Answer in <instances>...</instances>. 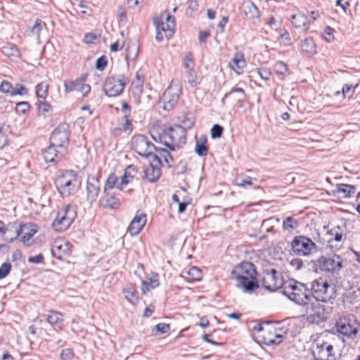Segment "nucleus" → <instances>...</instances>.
<instances>
[{
  "mask_svg": "<svg viewBox=\"0 0 360 360\" xmlns=\"http://www.w3.org/2000/svg\"><path fill=\"white\" fill-rule=\"evenodd\" d=\"M285 230L295 229L297 227V221L291 217H288L283 224Z\"/></svg>",
  "mask_w": 360,
  "mask_h": 360,
  "instance_id": "49530a36",
  "label": "nucleus"
},
{
  "mask_svg": "<svg viewBox=\"0 0 360 360\" xmlns=\"http://www.w3.org/2000/svg\"><path fill=\"white\" fill-rule=\"evenodd\" d=\"M44 261V256L41 254H39L37 255L30 257L28 258V262L30 263L33 264H40L42 263Z\"/></svg>",
  "mask_w": 360,
  "mask_h": 360,
  "instance_id": "13d9d810",
  "label": "nucleus"
},
{
  "mask_svg": "<svg viewBox=\"0 0 360 360\" xmlns=\"http://www.w3.org/2000/svg\"><path fill=\"white\" fill-rule=\"evenodd\" d=\"M11 269V264L5 262L0 266V279L4 278L8 276Z\"/></svg>",
  "mask_w": 360,
  "mask_h": 360,
  "instance_id": "8fccbe9b",
  "label": "nucleus"
},
{
  "mask_svg": "<svg viewBox=\"0 0 360 360\" xmlns=\"http://www.w3.org/2000/svg\"><path fill=\"white\" fill-rule=\"evenodd\" d=\"M181 92L179 82L172 80L170 85L165 91L160 101V105L162 109L167 112L173 110L179 100Z\"/></svg>",
  "mask_w": 360,
  "mask_h": 360,
  "instance_id": "423d86ee",
  "label": "nucleus"
},
{
  "mask_svg": "<svg viewBox=\"0 0 360 360\" xmlns=\"http://www.w3.org/2000/svg\"><path fill=\"white\" fill-rule=\"evenodd\" d=\"M234 93H236L238 94V100H242L244 98L245 91L241 88H234L229 93L226 94V96H229L233 94Z\"/></svg>",
  "mask_w": 360,
  "mask_h": 360,
  "instance_id": "6e6d98bb",
  "label": "nucleus"
},
{
  "mask_svg": "<svg viewBox=\"0 0 360 360\" xmlns=\"http://www.w3.org/2000/svg\"><path fill=\"white\" fill-rule=\"evenodd\" d=\"M252 184V178L247 176L243 179L240 182L236 183V185L240 187H245L246 186H251Z\"/></svg>",
  "mask_w": 360,
  "mask_h": 360,
  "instance_id": "0e129e2a",
  "label": "nucleus"
},
{
  "mask_svg": "<svg viewBox=\"0 0 360 360\" xmlns=\"http://www.w3.org/2000/svg\"><path fill=\"white\" fill-rule=\"evenodd\" d=\"M285 283L282 276L275 269H271V271L263 274L262 285L269 291H276L281 287L284 289Z\"/></svg>",
  "mask_w": 360,
  "mask_h": 360,
  "instance_id": "4468645a",
  "label": "nucleus"
},
{
  "mask_svg": "<svg viewBox=\"0 0 360 360\" xmlns=\"http://www.w3.org/2000/svg\"><path fill=\"white\" fill-rule=\"evenodd\" d=\"M311 295L313 300L332 303V300H335L336 297L335 286L329 285L323 278L315 280L311 284Z\"/></svg>",
  "mask_w": 360,
  "mask_h": 360,
  "instance_id": "39448f33",
  "label": "nucleus"
},
{
  "mask_svg": "<svg viewBox=\"0 0 360 360\" xmlns=\"http://www.w3.org/2000/svg\"><path fill=\"white\" fill-rule=\"evenodd\" d=\"M71 244L63 238L56 239L51 246V253L53 257L61 259L63 256L70 255L71 253Z\"/></svg>",
  "mask_w": 360,
  "mask_h": 360,
  "instance_id": "f3484780",
  "label": "nucleus"
},
{
  "mask_svg": "<svg viewBox=\"0 0 360 360\" xmlns=\"http://www.w3.org/2000/svg\"><path fill=\"white\" fill-rule=\"evenodd\" d=\"M11 89V84L8 82L3 81L0 85V91L3 93H9Z\"/></svg>",
  "mask_w": 360,
  "mask_h": 360,
  "instance_id": "680f3d73",
  "label": "nucleus"
},
{
  "mask_svg": "<svg viewBox=\"0 0 360 360\" xmlns=\"http://www.w3.org/2000/svg\"><path fill=\"white\" fill-rule=\"evenodd\" d=\"M74 356V353L71 349H65L61 351L60 358L63 360H72Z\"/></svg>",
  "mask_w": 360,
  "mask_h": 360,
  "instance_id": "603ef678",
  "label": "nucleus"
},
{
  "mask_svg": "<svg viewBox=\"0 0 360 360\" xmlns=\"http://www.w3.org/2000/svg\"><path fill=\"white\" fill-rule=\"evenodd\" d=\"M29 108L30 105L27 102H20L16 105V111L19 113L25 114Z\"/></svg>",
  "mask_w": 360,
  "mask_h": 360,
  "instance_id": "864d4df0",
  "label": "nucleus"
},
{
  "mask_svg": "<svg viewBox=\"0 0 360 360\" xmlns=\"http://www.w3.org/2000/svg\"><path fill=\"white\" fill-rule=\"evenodd\" d=\"M70 133L68 126L62 124L57 127L52 133L50 137V143L52 146H57L60 149L61 153H66L65 146L69 141Z\"/></svg>",
  "mask_w": 360,
  "mask_h": 360,
  "instance_id": "ddd939ff",
  "label": "nucleus"
},
{
  "mask_svg": "<svg viewBox=\"0 0 360 360\" xmlns=\"http://www.w3.org/2000/svg\"><path fill=\"white\" fill-rule=\"evenodd\" d=\"M131 147L139 155L143 157H151L155 146L150 142L143 135H135L131 139Z\"/></svg>",
  "mask_w": 360,
  "mask_h": 360,
  "instance_id": "9b49d317",
  "label": "nucleus"
},
{
  "mask_svg": "<svg viewBox=\"0 0 360 360\" xmlns=\"http://www.w3.org/2000/svg\"><path fill=\"white\" fill-rule=\"evenodd\" d=\"M301 49L308 55H313L316 52V45L312 38H306L302 43Z\"/></svg>",
  "mask_w": 360,
  "mask_h": 360,
  "instance_id": "f704fd0d",
  "label": "nucleus"
},
{
  "mask_svg": "<svg viewBox=\"0 0 360 360\" xmlns=\"http://www.w3.org/2000/svg\"><path fill=\"white\" fill-rule=\"evenodd\" d=\"M77 216L74 207L68 205L58 212L52 223L53 228L58 232L66 231L73 222Z\"/></svg>",
  "mask_w": 360,
  "mask_h": 360,
  "instance_id": "0eeeda50",
  "label": "nucleus"
},
{
  "mask_svg": "<svg viewBox=\"0 0 360 360\" xmlns=\"http://www.w3.org/2000/svg\"><path fill=\"white\" fill-rule=\"evenodd\" d=\"M145 176L150 182L156 181L161 175L160 169L152 164L145 169Z\"/></svg>",
  "mask_w": 360,
  "mask_h": 360,
  "instance_id": "2f4dec72",
  "label": "nucleus"
},
{
  "mask_svg": "<svg viewBox=\"0 0 360 360\" xmlns=\"http://www.w3.org/2000/svg\"><path fill=\"white\" fill-rule=\"evenodd\" d=\"M27 89L23 86H20L19 88H14L11 90V94L12 95H25L27 94Z\"/></svg>",
  "mask_w": 360,
  "mask_h": 360,
  "instance_id": "052dcab7",
  "label": "nucleus"
},
{
  "mask_svg": "<svg viewBox=\"0 0 360 360\" xmlns=\"http://www.w3.org/2000/svg\"><path fill=\"white\" fill-rule=\"evenodd\" d=\"M169 329V325L165 323H160L155 326V330L160 334L167 333Z\"/></svg>",
  "mask_w": 360,
  "mask_h": 360,
  "instance_id": "5fc2aeb1",
  "label": "nucleus"
},
{
  "mask_svg": "<svg viewBox=\"0 0 360 360\" xmlns=\"http://www.w3.org/2000/svg\"><path fill=\"white\" fill-rule=\"evenodd\" d=\"M79 184L77 174L72 171H66L55 179L56 188L63 196L68 197L74 194Z\"/></svg>",
  "mask_w": 360,
  "mask_h": 360,
  "instance_id": "20e7f679",
  "label": "nucleus"
},
{
  "mask_svg": "<svg viewBox=\"0 0 360 360\" xmlns=\"http://www.w3.org/2000/svg\"><path fill=\"white\" fill-rule=\"evenodd\" d=\"M186 78L188 83L192 87H195L200 83V78L195 70L186 71Z\"/></svg>",
  "mask_w": 360,
  "mask_h": 360,
  "instance_id": "58836bf2",
  "label": "nucleus"
},
{
  "mask_svg": "<svg viewBox=\"0 0 360 360\" xmlns=\"http://www.w3.org/2000/svg\"><path fill=\"white\" fill-rule=\"evenodd\" d=\"M153 139L160 142L168 148L170 150H174L186 143V129L181 125L169 127L157 136L152 135Z\"/></svg>",
  "mask_w": 360,
  "mask_h": 360,
  "instance_id": "f03ea898",
  "label": "nucleus"
},
{
  "mask_svg": "<svg viewBox=\"0 0 360 360\" xmlns=\"http://www.w3.org/2000/svg\"><path fill=\"white\" fill-rule=\"evenodd\" d=\"M100 205L103 208L117 209L120 205V200L117 195L112 191H104V195L99 200Z\"/></svg>",
  "mask_w": 360,
  "mask_h": 360,
  "instance_id": "412c9836",
  "label": "nucleus"
},
{
  "mask_svg": "<svg viewBox=\"0 0 360 360\" xmlns=\"http://www.w3.org/2000/svg\"><path fill=\"white\" fill-rule=\"evenodd\" d=\"M184 67L186 71L195 70V62L193 56L191 53H187L184 58Z\"/></svg>",
  "mask_w": 360,
  "mask_h": 360,
  "instance_id": "37998d69",
  "label": "nucleus"
},
{
  "mask_svg": "<svg viewBox=\"0 0 360 360\" xmlns=\"http://www.w3.org/2000/svg\"><path fill=\"white\" fill-rule=\"evenodd\" d=\"M336 31L334 28H332L329 26L326 27L324 31H323V39L327 42L333 41L335 39V34Z\"/></svg>",
  "mask_w": 360,
  "mask_h": 360,
  "instance_id": "c03bdc74",
  "label": "nucleus"
},
{
  "mask_svg": "<svg viewBox=\"0 0 360 360\" xmlns=\"http://www.w3.org/2000/svg\"><path fill=\"white\" fill-rule=\"evenodd\" d=\"M291 22L295 27L302 28L304 32L309 30V22L307 15L301 13L291 15Z\"/></svg>",
  "mask_w": 360,
  "mask_h": 360,
  "instance_id": "bb28decb",
  "label": "nucleus"
},
{
  "mask_svg": "<svg viewBox=\"0 0 360 360\" xmlns=\"http://www.w3.org/2000/svg\"><path fill=\"white\" fill-rule=\"evenodd\" d=\"M267 24L271 28L277 29L280 25L281 22L278 20H276L274 17L271 16L267 20Z\"/></svg>",
  "mask_w": 360,
  "mask_h": 360,
  "instance_id": "bf43d9fd",
  "label": "nucleus"
},
{
  "mask_svg": "<svg viewBox=\"0 0 360 360\" xmlns=\"http://www.w3.org/2000/svg\"><path fill=\"white\" fill-rule=\"evenodd\" d=\"M207 139L205 136H201L196 139L195 152L200 156L204 157L207 155L208 149L206 146Z\"/></svg>",
  "mask_w": 360,
  "mask_h": 360,
  "instance_id": "473e14b6",
  "label": "nucleus"
},
{
  "mask_svg": "<svg viewBox=\"0 0 360 360\" xmlns=\"http://www.w3.org/2000/svg\"><path fill=\"white\" fill-rule=\"evenodd\" d=\"M107 65V60L105 57H100L96 60V67L98 70H103Z\"/></svg>",
  "mask_w": 360,
  "mask_h": 360,
  "instance_id": "4d7b16f0",
  "label": "nucleus"
},
{
  "mask_svg": "<svg viewBox=\"0 0 360 360\" xmlns=\"http://www.w3.org/2000/svg\"><path fill=\"white\" fill-rule=\"evenodd\" d=\"M246 63L242 53H237L230 62V68L237 74H240L245 67Z\"/></svg>",
  "mask_w": 360,
  "mask_h": 360,
  "instance_id": "c756f323",
  "label": "nucleus"
},
{
  "mask_svg": "<svg viewBox=\"0 0 360 360\" xmlns=\"http://www.w3.org/2000/svg\"><path fill=\"white\" fill-rule=\"evenodd\" d=\"M356 191L355 186L345 184H339V193H342L344 198L350 197Z\"/></svg>",
  "mask_w": 360,
  "mask_h": 360,
  "instance_id": "a19ab883",
  "label": "nucleus"
},
{
  "mask_svg": "<svg viewBox=\"0 0 360 360\" xmlns=\"http://www.w3.org/2000/svg\"><path fill=\"white\" fill-rule=\"evenodd\" d=\"M306 306V319L310 323L319 324L326 320L328 311L324 305L317 300H310L309 304Z\"/></svg>",
  "mask_w": 360,
  "mask_h": 360,
  "instance_id": "6e6552de",
  "label": "nucleus"
},
{
  "mask_svg": "<svg viewBox=\"0 0 360 360\" xmlns=\"http://www.w3.org/2000/svg\"><path fill=\"white\" fill-rule=\"evenodd\" d=\"M137 173L138 170L134 165H129L121 177V185H126L131 182L136 177Z\"/></svg>",
  "mask_w": 360,
  "mask_h": 360,
  "instance_id": "7c9ffc66",
  "label": "nucleus"
},
{
  "mask_svg": "<svg viewBox=\"0 0 360 360\" xmlns=\"http://www.w3.org/2000/svg\"><path fill=\"white\" fill-rule=\"evenodd\" d=\"M49 85L46 82H41L36 86L37 97L45 99L48 96Z\"/></svg>",
  "mask_w": 360,
  "mask_h": 360,
  "instance_id": "79ce46f5",
  "label": "nucleus"
},
{
  "mask_svg": "<svg viewBox=\"0 0 360 360\" xmlns=\"http://www.w3.org/2000/svg\"><path fill=\"white\" fill-rule=\"evenodd\" d=\"M65 154L61 153L60 149H58L57 146H52L51 143L43 152L44 158L46 162H57Z\"/></svg>",
  "mask_w": 360,
  "mask_h": 360,
  "instance_id": "393cba45",
  "label": "nucleus"
},
{
  "mask_svg": "<svg viewBox=\"0 0 360 360\" xmlns=\"http://www.w3.org/2000/svg\"><path fill=\"white\" fill-rule=\"evenodd\" d=\"M142 287L141 290L143 293H146L151 289H154L159 286V276L156 273H152L150 276L148 277L146 280L142 281Z\"/></svg>",
  "mask_w": 360,
  "mask_h": 360,
  "instance_id": "cd10ccee",
  "label": "nucleus"
},
{
  "mask_svg": "<svg viewBox=\"0 0 360 360\" xmlns=\"http://www.w3.org/2000/svg\"><path fill=\"white\" fill-rule=\"evenodd\" d=\"M291 245L293 252L298 256H309L316 248L311 239L304 236L295 238Z\"/></svg>",
  "mask_w": 360,
  "mask_h": 360,
  "instance_id": "f8f14e48",
  "label": "nucleus"
},
{
  "mask_svg": "<svg viewBox=\"0 0 360 360\" xmlns=\"http://www.w3.org/2000/svg\"><path fill=\"white\" fill-rule=\"evenodd\" d=\"M318 263L321 270L329 273L333 272L338 266L334 259L323 256L319 259Z\"/></svg>",
  "mask_w": 360,
  "mask_h": 360,
  "instance_id": "c85d7f7f",
  "label": "nucleus"
},
{
  "mask_svg": "<svg viewBox=\"0 0 360 360\" xmlns=\"http://www.w3.org/2000/svg\"><path fill=\"white\" fill-rule=\"evenodd\" d=\"M156 30L164 32L165 37L169 39L173 36L175 30V18L167 12L162 13L159 17L153 20Z\"/></svg>",
  "mask_w": 360,
  "mask_h": 360,
  "instance_id": "9d476101",
  "label": "nucleus"
},
{
  "mask_svg": "<svg viewBox=\"0 0 360 360\" xmlns=\"http://www.w3.org/2000/svg\"><path fill=\"white\" fill-rule=\"evenodd\" d=\"M275 72L283 77L289 75L288 65L282 61H277L274 65Z\"/></svg>",
  "mask_w": 360,
  "mask_h": 360,
  "instance_id": "ea45409f",
  "label": "nucleus"
},
{
  "mask_svg": "<svg viewBox=\"0 0 360 360\" xmlns=\"http://www.w3.org/2000/svg\"><path fill=\"white\" fill-rule=\"evenodd\" d=\"M240 10L245 18L255 22L260 15L258 8L250 0L243 2Z\"/></svg>",
  "mask_w": 360,
  "mask_h": 360,
  "instance_id": "5701e85b",
  "label": "nucleus"
},
{
  "mask_svg": "<svg viewBox=\"0 0 360 360\" xmlns=\"http://www.w3.org/2000/svg\"><path fill=\"white\" fill-rule=\"evenodd\" d=\"M259 330L262 333V337L263 342L266 345L270 346L278 345L283 341L284 336L282 333V330L280 328L268 326L266 328H264L262 326H259Z\"/></svg>",
  "mask_w": 360,
  "mask_h": 360,
  "instance_id": "2eb2a0df",
  "label": "nucleus"
},
{
  "mask_svg": "<svg viewBox=\"0 0 360 360\" xmlns=\"http://www.w3.org/2000/svg\"><path fill=\"white\" fill-rule=\"evenodd\" d=\"M146 223V216L144 214H136L131 221L128 231L131 236H136L140 233Z\"/></svg>",
  "mask_w": 360,
  "mask_h": 360,
  "instance_id": "b1692460",
  "label": "nucleus"
},
{
  "mask_svg": "<svg viewBox=\"0 0 360 360\" xmlns=\"http://www.w3.org/2000/svg\"><path fill=\"white\" fill-rule=\"evenodd\" d=\"M283 293L297 304L307 305L312 297L305 285L295 281H290L284 285Z\"/></svg>",
  "mask_w": 360,
  "mask_h": 360,
  "instance_id": "7ed1b4c3",
  "label": "nucleus"
},
{
  "mask_svg": "<svg viewBox=\"0 0 360 360\" xmlns=\"http://www.w3.org/2000/svg\"><path fill=\"white\" fill-rule=\"evenodd\" d=\"M123 186L124 185H121V181L117 182V177L115 174H110L105 181L104 191H112L115 187L119 190H122Z\"/></svg>",
  "mask_w": 360,
  "mask_h": 360,
  "instance_id": "72a5a7b5",
  "label": "nucleus"
},
{
  "mask_svg": "<svg viewBox=\"0 0 360 360\" xmlns=\"http://www.w3.org/2000/svg\"><path fill=\"white\" fill-rule=\"evenodd\" d=\"M51 105L46 102H41L39 104V110L44 113L47 112L50 110Z\"/></svg>",
  "mask_w": 360,
  "mask_h": 360,
  "instance_id": "69168bd1",
  "label": "nucleus"
},
{
  "mask_svg": "<svg viewBox=\"0 0 360 360\" xmlns=\"http://www.w3.org/2000/svg\"><path fill=\"white\" fill-rule=\"evenodd\" d=\"M231 278L236 282V287L243 292H252L258 288L257 271L250 262H244L236 266L231 271Z\"/></svg>",
  "mask_w": 360,
  "mask_h": 360,
  "instance_id": "f257e3e1",
  "label": "nucleus"
},
{
  "mask_svg": "<svg viewBox=\"0 0 360 360\" xmlns=\"http://www.w3.org/2000/svg\"><path fill=\"white\" fill-rule=\"evenodd\" d=\"M355 86L352 84H345L342 86V93L345 98H351L354 93Z\"/></svg>",
  "mask_w": 360,
  "mask_h": 360,
  "instance_id": "de8ad7c7",
  "label": "nucleus"
},
{
  "mask_svg": "<svg viewBox=\"0 0 360 360\" xmlns=\"http://www.w3.org/2000/svg\"><path fill=\"white\" fill-rule=\"evenodd\" d=\"M1 52L8 58H20V51L13 44L4 46L1 49Z\"/></svg>",
  "mask_w": 360,
  "mask_h": 360,
  "instance_id": "4c0bfd02",
  "label": "nucleus"
},
{
  "mask_svg": "<svg viewBox=\"0 0 360 360\" xmlns=\"http://www.w3.org/2000/svg\"><path fill=\"white\" fill-rule=\"evenodd\" d=\"M188 9L192 12H195L198 8V0H188Z\"/></svg>",
  "mask_w": 360,
  "mask_h": 360,
  "instance_id": "e2e57ef3",
  "label": "nucleus"
},
{
  "mask_svg": "<svg viewBox=\"0 0 360 360\" xmlns=\"http://www.w3.org/2000/svg\"><path fill=\"white\" fill-rule=\"evenodd\" d=\"M64 87L66 93L77 91L80 92L84 96H87L91 90V86L89 84H85L82 79L65 81Z\"/></svg>",
  "mask_w": 360,
  "mask_h": 360,
  "instance_id": "6ab92c4d",
  "label": "nucleus"
},
{
  "mask_svg": "<svg viewBox=\"0 0 360 360\" xmlns=\"http://www.w3.org/2000/svg\"><path fill=\"white\" fill-rule=\"evenodd\" d=\"M223 131V128L219 124H214L211 129V136L213 139L219 138Z\"/></svg>",
  "mask_w": 360,
  "mask_h": 360,
  "instance_id": "3c124183",
  "label": "nucleus"
},
{
  "mask_svg": "<svg viewBox=\"0 0 360 360\" xmlns=\"http://www.w3.org/2000/svg\"><path fill=\"white\" fill-rule=\"evenodd\" d=\"M188 276H190L191 279L197 281L200 280L201 277V271L196 266H192L186 271Z\"/></svg>",
  "mask_w": 360,
  "mask_h": 360,
  "instance_id": "a18cd8bd",
  "label": "nucleus"
},
{
  "mask_svg": "<svg viewBox=\"0 0 360 360\" xmlns=\"http://www.w3.org/2000/svg\"><path fill=\"white\" fill-rule=\"evenodd\" d=\"M41 24L42 21L40 19H37L34 25L31 29V34L37 39L39 37L40 32L41 30Z\"/></svg>",
  "mask_w": 360,
  "mask_h": 360,
  "instance_id": "09e8293b",
  "label": "nucleus"
},
{
  "mask_svg": "<svg viewBox=\"0 0 360 360\" xmlns=\"http://www.w3.org/2000/svg\"><path fill=\"white\" fill-rule=\"evenodd\" d=\"M155 150L157 152V153H153V155H151L153 160L156 161L159 165H163L162 162H165L166 165L170 167L171 164L173 162V158L168 150L165 148L158 147L155 148Z\"/></svg>",
  "mask_w": 360,
  "mask_h": 360,
  "instance_id": "a878e982",
  "label": "nucleus"
},
{
  "mask_svg": "<svg viewBox=\"0 0 360 360\" xmlns=\"http://www.w3.org/2000/svg\"><path fill=\"white\" fill-rule=\"evenodd\" d=\"M259 77L264 80H268L269 79L270 72L267 70L263 69L257 72Z\"/></svg>",
  "mask_w": 360,
  "mask_h": 360,
  "instance_id": "338daca9",
  "label": "nucleus"
},
{
  "mask_svg": "<svg viewBox=\"0 0 360 360\" xmlns=\"http://www.w3.org/2000/svg\"><path fill=\"white\" fill-rule=\"evenodd\" d=\"M46 321L52 326L57 325L63 322V316L59 311L51 310L46 316Z\"/></svg>",
  "mask_w": 360,
  "mask_h": 360,
  "instance_id": "e433bc0d",
  "label": "nucleus"
},
{
  "mask_svg": "<svg viewBox=\"0 0 360 360\" xmlns=\"http://www.w3.org/2000/svg\"><path fill=\"white\" fill-rule=\"evenodd\" d=\"M86 199L91 203L95 202L100 191V182L94 176H89L86 181Z\"/></svg>",
  "mask_w": 360,
  "mask_h": 360,
  "instance_id": "aec40b11",
  "label": "nucleus"
},
{
  "mask_svg": "<svg viewBox=\"0 0 360 360\" xmlns=\"http://www.w3.org/2000/svg\"><path fill=\"white\" fill-rule=\"evenodd\" d=\"M32 224H25L20 226V229L15 230V234L14 237L11 238H5V240L9 243L13 242L15 239H16L20 234L21 232L24 233V235L22 237V242L27 246L30 245V239L35 234L37 230L35 229L32 228Z\"/></svg>",
  "mask_w": 360,
  "mask_h": 360,
  "instance_id": "a211bd4d",
  "label": "nucleus"
},
{
  "mask_svg": "<svg viewBox=\"0 0 360 360\" xmlns=\"http://www.w3.org/2000/svg\"><path fill=\"white\" fill-rule=\"evenodd\" d=\"M333 350L332 345L324 342L321 345H317L313 352L318 360H335V355L332 354Z\"/></svg>",
  "mask_w": 360,
  "mask_h": 360,
  "instance_id": "4be33fe9",
  "label": "nucleus"
},
{
  "mask_svg": "<svg viewBox=\"0 0 360 360\" xmlns=\"http://www.w3.org/2000/svg\"><path fill=\"white\" fill-rule=\"evenodd\" d=\"M122 110L124 113V117L127 118L130 115V107L126 102L122 103Z\"/></svg>",
  "mask_w": 360,
  "mask_h": 360,
  "instance_id": "774afa93",
  "label": "nucleus"
},
{
  "mask_svg": "<svg viewBox=\"0 0 360 360\" xmlns=\"http://www.w3.org/2000/svg\"><path fill=\"white\" fill-rule=\"evenodd\" d=\"M127 79L123 75L108 77L103 84V89L108 97L117 96L125 88Z\"/></svg>",
  "mask_w": 360,
  "mask_h": 360,
  "instance_id": "1a4fd4ad",
  "label": "nucleus"
},
{
  "mask_svg": "<svg viewBox=\"0 0 360 360\" xmlns=\"http://www.w3.org/2000/svg\"><path fill=\"white\" fill-rule=\"evenodd\" d=\"M126 300L132 304H135L139 299L137 292L134 287L129 285L122 290Z\"/></svg>",
  "mask_w": 360,
  "mask_h": 360,
  "instance_id": "c9c22d12",
  "label": "nucleus"
},
{
  "mask_svg": "<svg viewBox=\"0 0 360 360\" xmlns=\"http://www.w3.org/2000/svg\"><path fill=\"white\" fill-rule=\"evenodd\" d=\"M357 333L356 320L352 315H348L344 318H339V333L352 338Z\"/></svg>",
  "mask_w": 360,
  "mask_h": 360,
  "instance_id": "dca6fc26",
  "label": "nucleus"
}]
</instances>
